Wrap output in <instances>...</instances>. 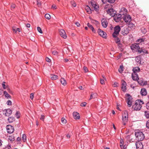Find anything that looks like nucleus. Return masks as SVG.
<instances>
[{
	"label": "nucleus",
	"mask_w": 149,
	"mask_h": 149,
	"mask_svg": "<svg viewBox=\"0 0 149 149\" xmlns=\"http://www.w3.org/2000/svg\"><path fill=\"white\" fill-rule=\"evenodd\" d=\"M144 103L143 101L141 100H138L136 101L134 104L133 105L132 107L135 110H139L141 109L142 105Z\"/></svg>",
	"instance_id": "1"
},
{
	"label": "nucleus",
	"mask_w": 149,
	"mask_h": 149,
	"mask_svg": "<svg viewBox=\"0 0 149 149\" xmlns=\"http://www.w3.org/2000/svg\"><path fill=\"white\" fill-rule=\"evenodd\" d=\"M135 135L137 140L139 141H142L145 138L143 132L139 130L135 131Z\"/></svg>",
	"instance_id": "2"
},
{
	"label": "nucleus",
	"mask_w": 149,
	"mask_h": 149,
	"mask_svg": "<svg viewBox=\"0 0 149 149\" xmlns=\"http://www.w3.org/2000/svg\"><path fill=\"white\" fill-rule=\"evenodd\" d=\"M120 27L118 25L116 26L114 29V32L112 34V36L114 38L117 37L119 34L120 30Z\"/></svg>",
	"instance_id": "3"
},
{
	"label": "nucleus",
	"mask_w": 149,
	"mask_h": 149,
	"mask_svg": "<svg viewBox=\"0 0 149 149\" xmlns=\"http://www.w3.org/2000/svg\"><path fill=\"white\" fill-rule=\"evenodd\" d=\"M131 49L134 52H138V53L140 48L139 44L137 43L132 44L131 46Z\"/></svg>",
	"instance_id": "4"
},
{
	"label": "nucleus",
	"mask_w": 149,
	"mask_h": 149,
	"mask_svg": "<svg viewBox=\"0 0 149 149\" xmlns=\"http://www.w3.org/2000/svg\"><path fill=\"white\" fill-rule=\"evenodd\" d=\"M122 18L126 23H130L132 20L131 17L128 14L124 15Z\"/></svg>",
	"instance_id": "5"
},
{
	"label": "nucleus",
	"mask_w": 149,
	"mask_h": 149,
	"mask_svg": "<svg viewBox=\"0 0 149 149\" xmlns=\"http://www.w3.org/2000/svg\"><path fill=\"white\" fill-rule=\"evenodd\" d=\"M122 120L124 125H125L128 120V114L126 112H124V113L122 115Z\"/></svg>",
	"instance_id": "6"
},
{
	"label": "nucleus",
	"mask_w": 149,
	"mask_h": 149,
	"mask_svg": "<svg viewBox=\"0 0 149 149\" xmlns=\"http://www.w3.org/2000/svg\"><path fill=\"white\" fill-rule=\"evenodd\" d=\"M12 111L10 109H5L3 111V114L6 116H8L12 113Z\"/></svg>",
	"instance_id": "7"
},
{
	"label": "nucleus",
	"mask_w": 149,
	"mask_h": 149,
	"mask_svg": "<svg viewBox=\"0 0 149 149\" xmlns=\"http://www.w3.org/2000/svg\"><path fill=\"white\" fill-rule=\"evenodd\" d=\"M97 32L100 36L104 38H106L107 34L106 33L104 32L103 31L101 30L100 29H98L97 30Z\"/></svg>",
	"instance_id": "8"
},
{
	"label": "nucleus",
	"mask_w": 149,
	"mask_h": 149,
	"mask_svg": "<svg viewBox=\"0 0 149 149\" xmlns=\"http://www.w3.org/2000/svg\"><path fill=\"white\" fill-rule=\"evenodd\" d=\"M107 12L108 14H109L111 16H115L116 13V11L112 8H110L109 9L107 10Z\"/></svg>",
	"instance_id": "9"
},
{
	"label": "nucleus",
	"mask_w": 149,
	"mask_h": 149,
	"mask_svg": "<svg viewBox=\"0 0 149 149\" xmlns=\"http://www.w3.org/2000/svg\"><path fill=\"white\" fill-rule=\"evenodd\" d=\"M59 33L61 37L64 39L67 38V36L65 30L63 29H61L59 31Z\"/></svg>",
	"instance_id": "10"
},
{
	"label": "nucleus",
	"mask_w": 149,
	"mask_h": 149,
	"mask_svg": "<svg viewBox=\"0 0 149 149\" xmlns=\"http://www.w3.org/2000/svg\"><path fill=\"white\" fill-rule=\"evenodd\" d=\"M6 128L8 133L11 134L14 132V128L13 126L11 125H8L7 126Z\"/></svg>",
	"instance_id": "11"
},
{
	"label": "nucleus",
	"mask_w": 149,
	"mask_h": 149,
	"mask_svg": "<svg viewBox=\"0 0 149 149\" xmlns=\"http://www.w3.org/2000/svg\"><path fill=\"white\" fill-rule=\"evenodd\" d=\"M137 81L140 85L142 86L146 85L147 83V81H145L144 79L142 78L139 79Z\"/></svg>",
	"instance_id": "12"
},
{
	"label": "nucleus",
	"mask_w": 149,
	"mask_h": 149,
	"mask_svg": "<svg viewBox=\"0 0 149 149\" xmlns=\"http://www.w3.org/2000/svg\"><path fill=\"white\" fill-rule=\"evenodd\" d=\"M136 146L137 149H143V146L142 142L138 141L136 143Z\"/></svg>",
	"instance_id": "13"
},
{
	"label": "nucleus",
	"mask_w": 149,
	"mask_h": 149,
	"mask_svg": "<svg viewBox=\"0 0 149 149\" xmlns=\"http://www.w3.org/2000/svg\"><path fill=\"white\" fill-rule=\"evenodd\" d=\"M148 52L147 50L145 49L144 48L142 47L140 48L139 51L138 53V54H142L145 55V54H148Z\"/></svg>",
	"instance_id": "14"
},
{
	"label": "nucleus",
	"mask_w": 149,
	"mask_h": 149,
	"mask_svg": "<svg viewBox=\"0 0 149 149\" xmlns=\"http://www.w3.org/2000/svg\"><path fill=\"white\" fill-rule=\"evenodd\" d=\"M121 82L122 85L121 89L123 91L125 92L126 90V83L123 80H122Z\"/></svg>",
	"instance_id": "15"
},
{
	"label": "nucleus",
	"mask_w": 149,
	"mask_h": 149,
	"mask_svg": "<svg viewBox=\"0 0 149 149\" xmlns=\"http://www.w3.org/2000/svg\"><path fill=\"white\" fill-rule=\"evenodd\" d=\"M122 17L123 16L120 14H118V15L117 14L114 17V20L116 22H118L121 19H122Z\"/></svg>",
	"instance_id": "16"
},
{
	"label": "nucleus",
	"mask_w": 149,
	"mask_h": 149,
	"mask_svg": "<svg viewBox=\"0 0 149 149\" xmlns=\"http://www.w3.org/2000/svg\"><path fill=\"white\" fill-rule=\"evenodd\" d=\"M102 24L104 28H106L108 25V23L107 20L106 19L103 18L101 20Z\"/></svg>",
	"instance_id": "17"
},
{
	"label": "nucleus",
	"mask_w": 149,
	"mask_h": 149,
	"mask_svg": "<svg viewBox=\"0 0 149 149\" xmlns=\"http://www.w3.org/2000/svg\"><path fill=\"white\" fill-rule=\"evenodd\" d=\"M127 10L125 8L123 7L121 8L120 12V14L123 16L124 15L127 14Z\"/></svg>",
	"instance_id": "18"
},
{
	"label": "nucleus",
	"mask_w": 149,
	"mask_h": 149,
	"mask_svg": "<svg viewBox=\"0 0 149 149\" xmlns=\"http://www.w3.org/2000/svg\"><path fill=\"white\" fill-rule=\"evenodd\" d=\"M140 93L141 95L143 96L146 95L147 94L146 89L144 88H142L141 89Z\"/></svg>",
	"instance_id": "19"
},
{
	"label": "nucleus",
	"mask_w": 149,
	"mask_h": 149,
	"mask_svg": "<svg viewBox=\"0 0 149 149\" xmlns=\"http://www.w3.org/2000/svg\"><path fill=\"white\" fill-rule=\"evenodd\" d=\"M129 33V30L127 28H124L122 30L121 33L123 35H127Z\"/></svg>",
	"instance_id": "20"
},
{
	"label": "nucleus",
	"mask_w": 149,
	"mask_h": 149,
	"mask_svg": "<svg viewBox=\"0 0 149 149\" xmlns=\"http://www.w3.org/2000/svg\"><path fill=\"white\" fill-rule=\"evenodd\" d=\"M132 79L134 80L137 81L139 79V76L137 74L132 73Z\"/></svg>",
	"instance_id": "21"
},
{
	"label": "nucleus",
	"mask_w": 149,
	"mask_h": 149,
	"mask_svg": "<svg viewBox=\"0 0 149 149\" xmlns=\"http://www.w3.org/2000/svg\"><path fill=\"white\" fill-rule=\"evenodd\" d=\"M132 70L134 73L133 74H137V72L140 71V69L139 67H136L133 68Z\"/></svg>",
	"instance_id": "22"
},
{
	"label": "nucleus",
	"mask_w": 149,
	"mask_h": 149,
	"mask_svg": "<svg viewBox=\"0 0 149 149\" xmlns=\"http://www.w3.org/2000/svg\"><path fill=\"white\" fill-rule=\"evenodd\" d=\"M73 116L75 119H79L80 118L79 114L77 112H74L73 113Z\"/></svg>",
	"instance_id": "23"
},
{
	"label": "nucleus",
	"mask_w": 149,
	"mask_h": 149,
	"mask_svg": "<svg viewBox=\"0 0 149 149\" xmlns=\"http://www.w3.org/2000/svg\"><path fill=\"white\" fill-rule=\"evenodd\" d=\"M15 119L13 117L10 116L8 118V121L9 123H11L15 121Z\"/></svg>",
	"instance_id": "24"
},
{
	"label": "nucleus",
	"mask_w": 149,
	"mask_h": 149,
	"mask_svg": "<svg viewBox=\"0 0 149 149\" xmlns=\"http://www.w3.org/2000/svg\"><path fill=\"white\" fill-rule=\"evenodd\" d=\"M87 25L89 28L94 33L95 32V30L94 28L89 23H88L87 24Z\"/></svg>",
	"instance_id": "25"
},
{
	"label": "nucleus",
	"mask_w": 149,
	"mask_h": 149,
	"mask_svg": "<svg viewBox=\"0 0 149 149\" xmlns=\"http://www.w3.org/2000/svg\"><path fill=\"white\" fill-rule=\"evenodd\" d=\"M60 81L62 84L64 86H65L66 85V81L64 78H61L60 79Z\"/></svg>",
	"instance_id": "26"
},
{
	"label": "nucleus",
	"mask_w": 149,
	"mask_h": 149,
	"mask_svg": "<svg viewBox=\"0 0 149 149\" xmlns=\"http://www.w3.org/2000/svg\"><path fill=\"white\" fill-rule=\"evenodd\" d=\"M15 140V137L13 135L10 136L8 138V141H9L12 142Z\"/></svg>",
	"instance_id": "27"
},
{
	"label": "nucleus",
	"mask_w": 149,
	"mask_h": 149,
	"mask_svg": "<svg viewBox=\"0 0 149 149\" xmlns=\"http://www.w3.org/2000/svg\"><path fill=\"white\" fill-rule=\"evenodd\" d=\"M58 78V76L54 74L51 75V79L52 80H55Z\"/></svg>",
	"instance_id": "28"
},
{
	"label": "nucleus",
	"mask_w": 149,
	"mask_h": 149,
	"mask_svg": "<svg viewBox=\"0 0 149 149\" xmlns=\"http://www.w3.org/2000/svg\"><path fill=\"white\" fill-rule=\"evenodd\" d=\"M141 31L143 34L146 33L147 31L146 29L144 27H142L141 28Z\"/></svg>",
	"instance_id": "29"
},
{
	"label": "nucleus",
	"mask_w": 149,
	"mask_h": 149,
	"mask_svg": "<svg viewBox=\"0 0 149 149\" xmlns=\"http://www.w3.org/2000/svg\"><path fill=\"white\" fill-rule=\"evenodd\" d=\"M136 61L139 64L141 63L140 58L139 56L136 57Z\"/></svg>",
	"instance_id": "30"
},
{
	"label": "nucleus",
	"mask_w": 149,
	"mask_h": 149,
	"mask_svg": "<svg viewBox=\"0 0 149 149\" xmlns=\"http://www.w3.org/2000/svg\"><path fill=\"white\" fill-rule=\"evenodd\" d=\"M15 116H16V118H18V119L20 117V112L18 111H16L15 114Z\"/></svg>",
	"instance_id": "31"
},
{
	"label": "nucleus",
	"mask_w": 149,
	"mask_h": 149,
	"mask_svg": "<svg viewBox=\"0 0 149 149\" xmlns=\"http://www.w3.org/2000/svg\"><path fill=\"white\" fill-rule=\"evenodd\" d=\"M96 95H97L96 94H91L89 100H91L93 98H95Z\"/></svg>",
	"instance_id": "32"
},
{
	"label": "nucleus",
	"mask_w": 149,
	"mask_h": 149,
	"mask_svg": "<svg viewBox=\"0 0 149 149\" xmlns=\"http://www.w3.org/2000/svg\"><path fill=\"white\" fill-rule=\"evenodd\" d=\"M129 24L128 25V27L131 28V29H132L134 28V24L132 23H129Z\"/></svg>",
	"instance_id": "33"
},
{
	"label": "nucleus",
	"mask_w": 149,
	"mask_h": 149,
	"mask_svg": "<svg viewBox=\"0 0 149 149\" xmlns=\"http://www.w3.org/2000/svg\"><path fill=\"white\" fill-rule=\"evenodd\" d=\"M144 115L146 118H149V111H145Z\"/></svg>",
	"instance_id": "34"
},
{
	"label": "nucleus",
	"mask_w": 149,
	"mask_h": 149,
	"mask_svg": "<svg viewBox=\"0 0 149 149\" xmlns=\"http://www.w3.org/2000/svg\"><path fill=\"white\" fill-rule=\"evenodd\" d=\"M22 139L24 142H25L26 141V136L25 134H22Z\"/></svg>",
	"instance_id": "35"
},
{
	"label": "nucleus",
	"mask_w": 149,
	"mask_h": 149,
	"mask_svg": "<svg viewBox=\"0 0 149 149\" xmlns=\"http://www.w3.org/2000/svg\"><path fill=\"white\" fill-rule=\"evenodd\" d=\"M126 96L127 97H128V98H127V100H130L132 99V96L129 94H126Z\"/></svg>",
	"instance_id": "36"
},
{
	"label": "nucleus",
	"mask_w": 149,
	"mask_h": 149,
	"mask_svg": "<svg viewBox=\"0 0 149 149\" xmlns=\"http://www.w3.org/2000/svg\"><path fill=\"white\" fill-rule=\"evenodd\" d=\"M144 41V39L143 38H141L138 39L136 41V42L141 43L142 42H143Z\"/></svg>",
	"instance_id": "37"
},
{
	"label": "nucleus",
	"mask_w": 149,
	"mask_h": 149,
	"mask_svg": "<svg viewBox=\"0 0 149 149\" xmlns=\"http://www.w3.org/2000/svg\"><path fill=\"white\" fill-rule=\"evenodd\" d=\"M45 17L48 19H50V15L48 14H46L45 15Z\"/></svg>",
	"instance_id": "38"
},
{
	"label": "nucleus",
	"mask_w": 149,
	"mask_h": 149,
	"mask_svg": "<svg viewBox=\"0 0 149 149\" xmlns=\"http://www.w3.org/2000/svg\"><path fill=\"white\" fill-rule=\"evenodd\" d=\"M123 70V66H120V68L118 70L119 72L121 73Z\"/></svg>",
	"instance_id": "39"
},
{
	"label": "nucleus",
	"mask_w": 149,
	"mask_h": 149,
	"mask_svg": "<svg viewBox=\"0 0 149 149\" xmlns=\"http://www.w3.org/2000/svg\"><path fill=\"white\" fill-rule=\"evenodd\" d=\"M127 103L129 107H130L132 106V102L131 100H127Z\"/></svg>",
	"instance_id": "40"
},
{
	"label": "nucleus",
	"mask_w": 149,
	"mask_h": 149,
	"mask_svg": "<svg viewBox=\"0 0 149 149\" xmlns=\"http://www.w3.org/2000/svg\"><path fill=\"white\" fill-rule=\"evenodd\" d=\"M62 123L63 124H65L66 123V120L64 118H61Z\"/></svg>",
	"instance_id": "41"
},
{
	"label": "nucleus",
	"mask_w": 149,
	"mask_h": 149,
	"mask_svg": "<svg viewBox=\"0 0 149 149\" xmlns=\"http://www.w3.org/2000/svg\"><path fill=\"white\" fill-rule=\"evenodd\" d=\"M94 8V10H95L96 11H97L99 10V6L97 5H96V6L93 7Z\"/></svg>",
	"instance_id": "42"
},
{
	"label": "nucleus",
	"mask_w": 149,
	"mask_h": 149,
	"mask_svg": "<svg viewBox=\"0 0 149 149\" xmlns=\"http://www.w3.org/2000/svg\"><path fill=\"white\" fill-rule=\"evenodd\" d=\"M116 39L115 40L116 43H119L120 42V40L119 39V38H118L116 37Z\"/></svg>",
	"instance_id": "43"
},
{
	"label": "nucleus",
	"mask_w": 149,
	"mask_h": 149,
	"mask_svg": "<svg viewBox=\"0 0 149 149\" xmlns=\"http://www.w3.org/2000/svg\"><path fill=\"white\" fill-rule=\"evenodd\" d=\"M91 3L92 6L93 8L94 7L96 6V3L95 2L91 1Z\"/></svg>",
	"instance_id": "44"
},
{
	"label": "nucleus",
	"mask_w": 149,
	"mask_h": 149,
	"mask_svg": "<svg viewBox=\"0 0 149 149\" xmlns=\"http://www.w3.org/2000/svg\"><path fill=\"white\" fill-rule=\"evenodd\" d=\"M38 31L40 33H42V31L41 28L39 27H38L37 28Z\"/></svg>",
	"instance_id": "45"
},
{
	"label": "nucleus",
	"mask_w": 149,
	"mask_h": 149,
	"mask_svg": "<svg viewBox=\"0 0 149 149\" xmlns=\"http://www.w3.org/2000/svg\"><path fill=\"white\" fill-rule=\"evenodd\" d=\"M116 0H107V1L111 3H113L115 2Z\"/></svg>",
	"instance_id": "46"
},
{
	"label": "nucleus",
	"mask_w": 149,
	"mask_h": 149,
	"mask_svg": "<svg viewBox=\"0 0 149 149\" xmlns=\"http://www.w3.org/2000/svg\"><path fill=\"white\" fill-rule=\"evenodd\" d=\"M86 10L87 12L88 13H91L90 8L88 6L87 7V9H86Z\"/></svg>",
	"instance_id": "47"
},
{
	"label": "nucleus",
	"mask_w": 149,
	"mask_h": 149,
	"mask_svg": "<svg viewBox=\"0 0 149 149\" xmlns=\"http://www.w3.org/2000/svg\"><path fill=\"white\" fill-rule=\"evenodd\" d=\"M5 82L3 81L2 83V86L3 87L4 89H5L6 88V86L5 85Z\"/></svg>",
	"instance_id": "48"
},
{
	"label": "nucleus",
	"mask_w": 149,
	"mask_h": 149,
	"mask_svg": "<svg viewBox=\"0 0 149 149\" xmlns=\"http://www.w3.org/2000/svg\"><path fill=\"white\" fill-rule=\"evenodd\" d=\"M52 53L53 55H56L58 54V52L54 50L52 52Z\"/></svg>",
	"instance_id": "49"
},
{
	"label": "nucleus",
	"mask_w": 149,
	"mask_h": 149,
	"mask_svg": "<svg viewBox=\"0 0 149 149\" xmlns=\"http://www.w3.org/2000/svg\"><path fill=\"white\" fill-rule=\"evenodd\" d=\"M118 47L120 49H122V45L120 43H118Z\"/></svg>",
	"instance_id": "50"
},
{
	"label": "nucleus",
	"mask_w": 149,
	"mask_h": 149,
	"mask_svg": "<svg viewBox=\"0 0 149 149\" xmlns=\"http://www.w3.org/2000/svg\"><path fill=\"white\" fill-rule=\"evenodd\" d=\"M86 104L87 103L86 102H83L80 105L81 107H84L86 105Z\"/></svg>",
	"instance_id": "51"
},
{
	"label": "nucleus",
	"mask_w": 149,
	"mask_h": 149,
	"mask_svg": "<svg viewBox=\"0 0 149 149\" xmlns=\"http://www.w3.org/2000/svg\"><path fill=\"white\" fill-rule=\"evenodd\" d=\"M5 96L8 99L11 98V96L8 93L6 94L5 95Z\"/></svg>",
	"instance_id": "52"
},
{
	"label": "nucleus",
	"mask_w": 149,
	"mask_h": 149,
	"mask_svg": "<svg viewBox=\"0 0 149 149\" xmlns=\"http://www.w3.org/2000/svg\"><path fill=\"white\" fill-rule=\"evenodd\" d=\"M34 97V94L33 93H32L30 94V98L31 99L33 100Z\"/></svg>",
	"instance_id": "53"
},
{
	"label": "nucleus",
	"mask_w": 149,
	"mask_h": 149,
	"mask_svg": "<svg viewBox=\"0 0 149 149\" xmlns=\"http://www.w3.org/2000/svg\"><path fill=\"white\" fill-rule=\"evenodd\" d=\"M45 118V116L43 115H41L40 118V119L43 121Z\"/></svg>",
	"instance_id": "54"
},
{
	"label": "nucleus",
	"mask_w": 149,
	"mask_h": 149,
	"mask_svg": "<svg viewBox=\"0 0 149 149\" xmlns=\"http://www.w3.org/2000/svg\"><path fill=\"white\" fill-rule=\"evenodd\" d=\"M123 140H120V147H121V148H122V146H123Z\"/></svg>",
	"instance_id": "55"
},
{
	"label": "nucleus",
	"mask_w": 149,
	"mask_h": 149,
	"mask_svg": "<svg viewBox=\"0 0 149 149\" xmlns=\"http://www.w3.org/2000/svg\"><path fill=\"white\" fill-rule=\"evenodd\" d=\"M146 127L147 128L149 129V120L146 123Z\"/></svg>",
	"instance_id": "56"
},
{
	"label": "nucleus",
	"mask_w": 149,
	"mask_h": 149,
	"mask_svg": "<svg viewBox=\"0 0 149 149\" xmlns=\"http://www.w3.org/2000/svg\"><path fill=\"white\" fill-rule=\"evenodd\" d=\"M7 103L8 105H11L12 104V102L10 100H8V101Z\"/></svg>",
	"instance_id": "57"
},
{
	"label": "nucleus",
	"mask_w": 149,
	"mask_h": 149,
	"mask_svg": "<svg viewBox=\"0 0 149 149\" xmlns=\"http://www.w3.org/2000/svg\"><path fill=\"white\" fill-rule=\"evenodd\" d=\"M15 4H13L11 6V8L12 10L15 8Z\"/></svg>",
	"instance_id": "58"
},
{
	"label": "nucleus",
	"mask_w": 149,
	"mask_h": 149,
	"mask_svg": "<svg viewBox=\"0 0 149 149\" xmlns=\"http://www.w3.org/2000/svg\"><path fill=\"white\" fill-rule=\"evenodd\" d=\"M146 107L147 109L149 110V102L146 104Z\"/></svg>",
	"instance_id": "59"
},
{
	"label": "nucleus",
	"mask_w": 149,
	"mask_h": 149,
	"mask_svg": "<svg viewBox=\"0 0 149 149\" xmlns=\"http://www.w3.org/2000/svg\"><path fill=\"white\" fill-rule=\"evenodd\" d=\"M46 61L48 62H50L51 61L50 59L47 57L46 58Z\"/></svg>",
	"instance_id": "60"
},
{
	"label": "nucleus",
	"mask_w": 149,
	"mask_h": 149,
	"mask_svg": "<svg viewBox=\"0 0 149 149\" xmlns=\"http://www.w3.org/2000/svg\"><path fill=\"white\" fill-rule=\"evenodd\" d=\"M113 86L114 87H118V84L116 82H115Z\"/></svg>",
	"instance_id": "61"
},
{
	"label": "nucleus",
	"mask_w": 149,
	"mask_h": 149,
	"mask_svg": "<svg viewBox=\"0 0 149 149\" xmlns=\"http://www.w3.org/2000/svg\"><path fill=\"white\" fill-rule=\"evenodd\" d=\"M83 69L85 72H87L88 71V69L86 67H84Z\"/></svg>",
	"instance_id": "62"
},
{
	"label": "nucleus",
	"mask_w": 149,
	"mask_h": 149,
	"mask_svg": "<svg viewBox=\"0 0 149 149\" xmlns=\"http://www.w3.org/2000/svg\"><path fill=\"white\" fill-rule=\"evenodd\" d=\"M100 83L102 84H104V80L103 79H101Z\"/></svg>",
	"instance_id": "63"
},
{
	"label": "nucleus",
	"mask_w": 149,
	"mask_h": 149,
	"mask_svg": "<svg viewBox=\"0 0 149 149\" xmlns=\"http://www.w3.org/2000/svg\"><path fill=\"white\" fill-rule=\"evenodd\" d=\"M52 8L54 9H56V6L55 5H52Z\"/></svg>",
	"instance_id": "64"
}]
</instances>
